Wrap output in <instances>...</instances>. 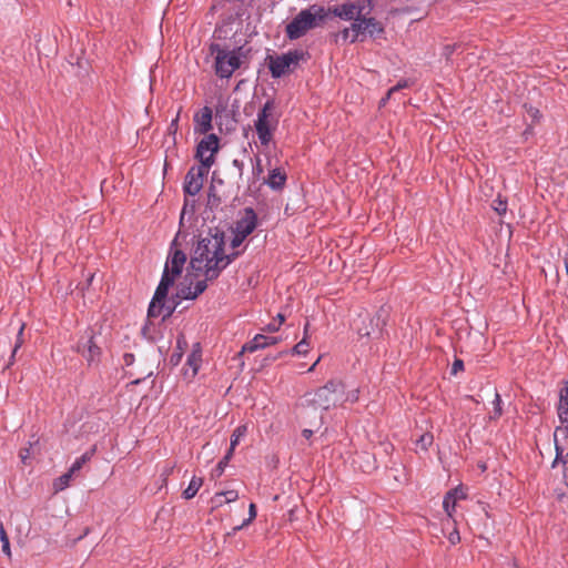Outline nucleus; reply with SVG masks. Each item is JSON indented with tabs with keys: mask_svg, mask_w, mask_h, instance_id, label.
<instances>
[{
	"mask_svg": "<svg viewBox=\"0 0 568 568\" xmlns=\"http://www.w3.org/2000/svg\"><path fill=\"white\" fill-rule=\"evenodd\" d=\"M237 255L239 252H225L224 234L219 231L201 237L194 247L185 278L178 285L176 296L182 300L196 298L207 287V281L216 278Z\"/></svg>",
	"mask_w": 568,
	"mask_h": 568,
	"instance_id": "f257e3e1",
	"label": "nucleus"
},
{
	"mask_svg": "<svg viewBox=\"0 0 568 568\" xmlns=\"http://www.w3.org/2000/svg\"><path fill=\"white\" fill-rule=\"evenodd\" d=\"M185 263V253L175 248L173 244L164 265L162 278L149 305V316H162L163 318H166L173 313L174 306L166 305V296L169 288L174 284L175 278L181 275Z\"/></svg>",
	"mask_w": 568,
	"mask_h": 568,
	"instance_id": "f03ea898",
	"label": "nucleus"
},
{
	"mask_svg": "<svg viewBox=\"0 0 568 568\" xmlns=\"http://www.w3.org/2000/svg\"><path fill=\"white\" fill-rule=\"evenodd\" d=\"M326 16L325 8L317 4L301 10L285 28L287 38L291 40L300 39L308 30L316 28L323 22Z\"/></svg>",
	"mask_w": 568,
	"mask_h": 568,
	"instance_id": "7ed1b4c3",
	"label": "nucleus"
},
{
	"mask_svg": "<svg viewBox=\"0 0 568 568\" xmlns=\"http://www.w3.org/2000/svg\"><path fill=\"white\" fill-rule=\"evenodd\" d=\"M212 52L215 53V73L222 79L231 78L246 59V51L242 47L227 50L214 44L212 45Z\"/></svg>",
	"mask_w": 568,
	"mask_h": 568,
	"instance_id": "20e7f679",
	"label": "nucleus"
},
{
	"mask_svg": "<svg viewBox=\"0 0 568 568\" xmlns=\"http://www.w3.org/2000/svg\"><path fill=\"white\" fill-rule=\"evenodd\" d=\"M306 400L316 408L327 410L345 400L344 385L341 382L331 381L314 393H308Z\"/></svg>",
	"mask_w": 568,
	"mask_h": 568,
	"instance_id": "39448f33",
	"label": "nucleus"
},
{
	"mask_svg": "<svg viewBox=\"0 0 568 568\" xmlns=\"http://www.w3.org/2000/svg\"><path fill=\"white\" fill-rule=\"evenodd\" d=\"M277 125L278 118L274 114V102L268 100L258 111L254 122L258 141L263 146L270 145Z\"/></svg>",
	"mask_w": 568,
	"mask_h": 568,
	"instance_id": "423d86ee",
	"label": "nucleus"
},
{
	"mask_svg": "<svg viewBox=\"0 0 568 568\" xmlns=\"http://www.w3.org/2000/svg\"><path fill=\"white\" fill-rule=\"evenodd\" d=\"M306 53L303 50H291L281 55L271 57L268 68L273 78H281L282 75L293 71L304 60Z\"/></svg>",
	"mask_w": 568,
	"mask_h": 568,
	"instance_id": "0eeeda50",
	"label": "nucleus"
},
{
	"mask_svg": "<svg viewBox=\"0 0 568 568\" xmlns=\"http://www.w3.org/2000/svg\"><path fill=\"white\" fill-rule=\"evenodd\" d=\"M383 27L374 18L357 17L351 28L343 30L342 36L345 40L351 39V42L356 41L359 34L368 33L371 37L377 36L383 32Z\"/></svg>",
	"mask_w": 568,
	"mask_h": 568,
	"instance_id": "6e6552de",
	"label": "nucleus"
},
{
	"mask_svg": "<svg viewBox=\"0 0 568 568\" xmlns=\"http://www.w3.org/2000/svg\"><path fill=\"white\" fill-rule=\"evenodd\" d=\"M353 325L359 337L377 338L382 335L384 321L381 316L372 317L369 314H365L359 315Z\"/></svg>",
	"mask_w": 568,
	"mask_h": 568,
	"instance_id": "1a4fd4ad",
	"label": "nucleus"
},
{
	"mask_svg": "<svg viewBox=\"0 0 568 568\" xmlns=\"http://www.w3.org/2000/svg\"><path fill=\"white\" fill-rule=\"evenodd\" d=\"M219 151V138L215 134H207L203 138L196 148V158L200 161L199 165L206 168L212 166L214 163V155Z\"/></svg>",
	"mask_w": 568,
	"mask_h": 568,
	"instance_id": "9d476101",
	"label": "nucleus"
},
{
	"mask_svg": "<svg viewBox=\"0 0 568 568\" xmlns=\"http://www.w3.org/2000/svg\"><path fill=\"white\" fill-rule=\"evenodd\" d=\"M210 168L203 165L192 166L186 173L183 190L186 194L194 196L203 187L204 179L209 174Z\"/></svg>",
	"mask_w": 568,
	"mask_h": 568,
	"instance_id": "9b49d317",
	"label": "nucleus"
},
{
	"mask_svg": "<svg viewBox=\"0 0 568 568\" xmlns=\"http://www.w3.org/2000/svg\"><path fill=\"white\" fill-rule=\"evenodd\" d=\"M202 364V349L199 343L193 345L192 352L189 354L185 366L183 367V376L186 381H192Z\"/></svg>",
	"mask_w": 568,
	"mask_h": 568,
	"instance_id": "f8f14e48",
	"label": "nucleus"
},
{
	"mask_svg": "<svg viewBox=\"0 0 568 568\" xmlns=\"http://www.w3.org/2000/svg\"><path fill=\"white\" fill-rule=\"evenodd\" d=\"M364 6L361 2H344L342 4L335 6L332 9L334 16L349 21H356L357 17L362 14Z\"/></svg>",
	"mask_w": 568,
	"mask_h": 568,
	"instance_id": "ddd939ff",
	"label": "nucleus"
},
{
	"mask_svg": "<svg viewBox=\"0 0 568 568\" xmlns=\"http://www.w3.org/2000/svg\"><path fill=\"white\" fill-rule=\"evenodd\" d=\"M257 225V216L253 209H245L243 215L236 222L235 230L241 236L247 237Z\"/></svg>",
	"mask_w": 568,
	"mask_h": 568,
	"instance_id": "4468645a",
	"label": "nucleus"
},
{
	"mask_svg": "<svg viewBox=\"0 0 568 568\" xmlns=\"http://www.w3.org/2000/svg\"><path fill=\"white\" fill-rule=\"evenodd\" d=\"M281 341L280 337L276 336H267L264 334L255 335L250 342L243 345L242 353H253L257 349H262L268 347L271 345H275Z\"/></svg>",
	"mask_w": 568,
	"mask_h": 568,
	"instance_id": "2eb2a0df",
	"label": "nucleus"
},
{
	"mask_svg": "<svg viewBox=\"0 0 568 568\" xmlns=\"http://www.w3.org/2000/svg\"><path fill=\"white\" fill-rule=\"evenodd\" d=\"M195 132L207 133L212 129V110L209 106L202 108L194 115Z\"/></svg>",
	"mask_w": 568,
	"mask_h": 568,
	"instance_id": "dca6fc26",
	"label": "nucleus"
},
{
	"mask_svg": "<svg viewBox=\"0 0 568 568\" xmlns=\"http://www.w3.org/2000/svg\"><path fill=\"white\" fill-rule=\"evenodd\" d=\"M78 351L87 358L88 362H94L100 355V347L90 337L78 345Z\"/></svg>",
	"mask_w": 568,
	"mask_h": 568,
	"instance_id": "f3484780",
	"label": "nucleus"
},
{
	"mask_svg": "<svg viewBox=\"0 0 568 568\" xmlns=\"http://www.w3.org/2000/svg\"><path fill=\"white\" fill-rule=\"evenodd\" d=\"M286 182V173L280 168H274L270 170L268 176L265 180V183L272 190H281L285 185Z\"/></svg>",
	"mask_w": 568,
	"mask_h": 568,
	"instance_id": "a211bd4d",
	"label": "nucleus"
},
{
	"mask_svg": "<svg viewBox=\"0 0 568 568\" xmlns=\"http://www.w3.org/2000/svg\"><path fill=\"white\" fill-rule=\"evenodd\" d=\"M93 454L94 448H92L89 452H85L83 455L77 458L69 469L70 474L74 475L75 473H78L83 467V465L92 458Z\"/></svg>",
	"mask_w": 568,
	"mask_h": 568,
	"instance_id": "6ab92c4d",
	"label": "nucleus"
},
{
	"mask_svg": "<svg viewBox=\"0 0 568 568\" xmlns=\"http://www.w3.org/2000/svg\"><path fill=\"white\" fill-rule=\"evenodd\" d=\"M202 483H203L202 478L195 477V476L192 477V479L189 483V486L183 491L184 498L185 499L193 498L196 495V493L199 491V489L201 488Z\"/></svg>",
	"mask_w": 568,
	"mask_h": 568,
	"instance_id": "aec40b11",
	"label": "nucleus"
},
{
	"mask_svg": "<svg viewBox=\"0 0 568 568\" xmlns=\"http://www.w3.org/2000/svg\"><path fill=\"white\" fill-rule=\"evenodd\" d=\"M246 434L247 425H240L233 430L230 442L232 449H235V447L240 444L241 439H243L246 436Z\"/></svg>",
	"mask_w": 568,
	"mask_h": 568,
	"instance_id": "412c9836",
	"label": "nucleus"
},
{
	"mask_svg": "<svg viewBox=\"0 0 568 568\" xmlns=\"http://www.w3.org/2000/svg\"><path fill=\"white\" fill-rule=\"evenodd\" d=\"M72 477H73V475L70 474L69 470L65 474H63L60 477H58L53 481V489H54V491L58 493V491H61V490L65 489L69 486L70 480H71Z\"/></svg>",
	"mask_w": 568,
	"mask_h": 568,
	"instance_id": "4be33fe9",
	"label": "nucleus"
},
{
	"mask_svg": "<svg viewBox=\"0 0 568 568\" xmlns=\"http://www.w3.org/2000/svg\"><path fill=\"white\" fill-rule=\"evenodd\" d=\"M307 331H308V324L304 327V337L301 342H298L294 348L293 353L296 355H305L308 352L310 344L307 342Z\"/></svg>",
	"mask_w": 568,
	"mask_h": 568,
	"instance_id": "5701e85b",
	"label": "nucleus"
},
{
	"mask_svg": "<svg viewBox=\"0 0 568 568\" xmlns=\"http://www.w3.org/2000/svg\"><path fill=\"white\" fill-rule=\"evenodd\" d=\"M501 397L499 395V393L496 390L495 392V397H494V400H493V406H494V409H493V413L490 414L489 418L490 419H497L501 416L503 414V408H501Z\"/></svg>",
	"mask_w": 568,
	"mask_h": 568,
	"instance_id": "b1692460",
	"label": "nucleus"
},
{
	"mask_svg": "<svg viewBox=\"0 0 568 568\" xmlns=\"http://www.w3.org/2000/svg\"><path fill=\"white\" fill-rule=\"evenodd\" d=\"M433 435L425 433L416 440V445L420 447L422 450H426L433 444Z\"/></svg>",
	"mask_w": 568,
	"mask_h": 568,
	"instance_id": "393cba45",
	"label": "nucleus"
},
{
	"mask_svg": "<svg viewBox=\"0 0 568 568\" xmlns=\"http://www.w3.org/2000/svg\"><path fill=\"white\" fill-rule=\"evenodd\" d=\"M0 540H1V544H2V551L8 557H11L9 538H8V535H7V532H6V530H4L2 525H0Z\"/></svg>",
	"mask_w": 568,
	"mask_h": 568,
	"instance_id": "a878e982",
	"label": "nucleus"
},
{
	"mask_svg": "<svg viewBox=\"0 0 568 568\" xmlns=\"http://www.w3.org/2000/svg\"><path fill=\"white\" fill-rule=\"evenodd\" d=\"M23 329H24V324H22L19 328V332H18V336H17V341H16V344H14V347H13V351H12V355H11V358H10V363L9 364H12V361L16 356V353L18 352V349L22 346L23 344Z\"/></svg>",
	"mask_w": 568,
	"mask_h": 568,
	"instance_id": "bb28decb",
	"label": "nucleus"
},
{
	"mask_svg": "<svg viewBox=\"0 0 568 568\" xmlns=\"http://www.w3.org/2000/svg\"><path fill=\"white\" fill-rule=\"evenodd\" d=\"M558 416L561 422L568 420V400H559Z\"/></svg>",
	"mask_w": 568,
	"mask_h": 568,
	"instance_id": "cd10ccee",
	"label": "nucleus"
},
{
	"mask_svg": "<svg viewBox=\"0 0 568 568\" xmlns=\"http://www.w3.org/2000/svg\"><path fill=\"white\" fill-rule=\"evenodd\" d=\"M454 500V494L447 493L443 500V507L447 515L452 517L455 508H452V501Z\"/></svg>",
	"mask_w": 568,
	"mask_h": 568,
	"instance_id": "c85d7f7f",
	"label": "nucleus"
},
{
	"mask_svg": "<svg viewBox=\"0 0 568 568\" xmlns=\"http://www.w3.org/2000/svg\"><path fill=\"white\" fill-rule=\"evenodd\" d=\"M493 209L499 214H505L507 211V202L500 199H497L493 202Z\"/></svg>",
	"mask_w": 568,
	"mask_h": 568,
	"instance_id": "c756f323",
	"label": "nucleus"
},
{
	"mask_svg": "<svg viewBox=\"0 0 568 568\" xmlns=\"http://www.w3.org/2000/svg\"><path fill=\"white\" fill-rule=\"evenodd\" d=\"M253 175L256 178H260L261 174L264 172V168L262 164V159L260 156H256L253 163Z\"/></svg>",
	"mask_w": 568,
	"mask_h": 568,
	"instance_id": "7c9ffc66",
	"label": "nucleus"
},
{
	"mask_svg": "<svg viewBox=\"0 0 568 568\" xmlns=\"http://www.w3.org/2000/svg\"><path fill=\"white\" fill-rule=\"evenodd\" d=\"M448 493L454 494V500L452 501V508H455L457 500L464 499L466 497L464 489L462 487H457Z\"/></svg>",
	"mask_w": 568,
	"mask_h": 568,
	"instance_id": "2f4dec72",
	"label": "nucleus"
},
{
	"mask_svg": "<svg viewBox=\"0 0 568 568\" xmlns=\"http://www.w3.org/2000/svg\"><path fill=\"white\" fill-rule=\"evenodd\" d=\"M256 517V508L254 504H250L248 506V518L244 520V523L236 527L235 529H241L242 527L246 526L248 523H251Z\"/></svg>",
	"mask_w": 568,
	"mask_h": 568,
	"instance_id": "473e14b6",
	"label": "nucleus"
},
{
	"mask_svg": "<svg viewBox=\"0 0 568 568\" xmlns=\"http://www.w3.org/2000/svg\"><path fill=\"white\" fill-rule=\"evenodd\" d=\"M217 496H224L226 503H233L239 498V494L236 490H226L221 494H217Z\"/></svg>",
	"mask_w": 568,
	"mask_h": 568,
	"instance_id": "72a5a7b5",
	"label": "nucleus"
},
{
	"mask_svg": "<svg viewBox=\"0 0 568 568\" xmlns=\"http://www.w3.org/2000/svg\"><path fill=\"white\" fill-rule=\"evenodd\" d=\"M245 236H241L240 233H237L236 231H234V236L231 241V247L233 250L237 248L240 245H242V243L245 241Z\"/></svg>",
	"mask_w": 568,
	"mask_h": 568,
	"instance_id": "f704fd0d",
	"label": "nucleus"
},
{
	"mask_svg": "<svg viewBox=\"0 0 568 568\" xmlns=\"http://www.w3.org/2000/svg\"><path fill=\"white\" fill-rule=\"evenodd\" d=\"M527 116H528L529 119H531V122H536V121H538V119H539V116H540V114H539V110H538V109H535V108H532V106H529V108L527 109Z\"/></svg>",
	"mask_w": 568,
	"mask_h": 568,
	"instance_id": "c9c22d12",
	"label": "nucleus"
},
{
	"mask_svg": "<svg viewBox=\"0 0 568 568\" xmlns=\"http://www.w3.org/2000/svg\"><path fill=\"white\" fill-rule=\"evenodd\" d=\"M226 465L227 463L221 459L216 465L215 469L213 470V475L220 477L224 473Z\"/></svg>",
	"mask_w": 568,
	"mask_h": 568,
	"instance_id": "e433bc0d",
	"label": "nucleus"
},
{
	"mask_svg": "<svg viewBox=\"0 0 568 568\" xmlns=\"http://www.w3.org/2000/svg\"><path fill=\"white\" fill-rule=\"evenodd\" d=\"M464 369V362L462 359H455L452 366V374L456 375L458 372Z\"/></svg>",
	"mask_w": 568,
	"mask_h": 568,
	"instance_id": "4c0bfd02",
	"label": "nucleus"
},
{
	"mask_svg": "<svg viewBox=\"0 0 568 568\" xmlns=\"http://www.w3.org/2000/svg\"><path fill=\"white\" fill-rule=\"evenodd\" d=\"M559 400H568V383L564 382V386L559 390Z\"/></svg>",
	"mask_w": 568,
	"mask_h": 568,
	"instance_id": "58836bf2",
	"label": "nucleus"
},
{
	"mask_svg": "<svg viewBox=\"0 0 568 568\" xmlns=\"http://www.w3.org/2000/svg\"><path fill=\"white\" fill-rule=\"evenodd\" d=\"M134 362V355L133 354H124L123 356V363L125 366H130L132 365Z\"/></svg>",
	"mask_w": 568,
	"mask_h": 568,
	"instance_id": "ea45409f",
	"label": "nucleus"
},
{
	"mask_svg": "<svg viewBox=\"0 0 568 568\" xmlns=\"http://www.w3.org/2000/svg\"><path fill=\"white\" fill-rule=\"evenodd\" d=\"M280 328V324L273 322L266 325L265 331L267 332H276Z\"/></svg>",
	"mask_w": 568,
	"mask_h": 568,
	"instance_id": "a19ab883",
	"label": "nucleus"
},
{
	"mask_svg": "<svg viewBox=\"0 0 568 568\" xmlns=\"http://www.w3.org/2000/svg\"><path fill=\"white\" fill-rule=\"evenodd\" d=\"M405 85H406V83H403V84H402V83H398L397 85H395V87L390 88V89L388 90V93H387V98H386V99H389V97H390L394 92H396V91H397V90H399L400 88H404Z\"/></svg>",
	"mask_w": 568,
	"mask_h": 568,
	"instance_id": "79ce46f5",
	"label": "nucleus"
},
{
	"mask_svg": "<svg viewBox=\"0 0 568 568\" xmlns=\"http://www.w3.org/2000/svg\"><path fill=\"white\" fill-rule=\"evenodd\" d=\"M30 455V449L29 448H24L20 452V458L22 459L23 463H26L27 458L29 457Z\"/></svg>",
	"mask_w": 568,
	"mask_h": 568,
	"instance_id": "37998d69",
	"label": "nucleus"
},
{
	"mask_svg": "<svg viewBox=\"0 0 568 568\" xmlns=\"http://www.w3.org/2000/svg\"><path fill=\"white\" fill-rule=\"evenodd\" d=\"M233 452L234 449H232V446L230 445V448L226 453V455L222 458L224 462L229 463V460L232 458L233 456Z\"/></svg>",
	"mask_w": 568,
	"mask_h": 568,
	"instance_id": "c03bdc74",
	"label": "nucleus"
},
{
	"mask_svg": "<svg viewBox=\"0 0 568 568\" xmlns=\"http://www.w3.org/2000/svg\"><path fill=\"white\" fill-rule=\"evenodd\" d=\"M233 452L234 449H232V446L230 445V448L226 453V455L222 458L224 462L229 463V460L232 458L233 456Z\"/></svg>",
	"mask_w": 568,
	"mask_h": 568,
	"instance_id": "a18cd8bd",
	"label": "nucleus"
},
{
	"mask_svg": "<svg viewBox=\"0 0 568 568\" xmlns=\"http://www.w3.org/2000/svg\"><path fill=\"white\" fill-rule=\"evenodd\" d=\"M449 540H450V542H452V544L457 542V541L459 540V535H458V532H457V531L452 532V534H450V536H449Z\"/></svg>",
	"mask_w": 568,
	"mask_h": 568,
	"instance_id": "49530a36",
	"label": "nucleus"
},
{
	"mask_svg": "<svg viewBox=\"0 0 568 568\" xmlns=\"http://www.w3.org/2000/svg\"><path fill=\"white\" fill-rule=\"evenodd\" d=\"M181 356H182L181 354H173L172 357H171V362L173 364H178L180 362V359H181Z\"/></svg>",
	"mask_w": 568,
	"mask_h": 568,
	"instance_id": "de8ad7c7",
	"label": "nucleus"
},
{
	"mask_svg": "<svg viewBox=\"0 0 568 568\" xmlns=\"http://www.w3.org/2000/svg\"><path fill=\"white\" fill-rule=\"evenodd\" d=\"M564 464H565V478H566V481H567V485H568V453H567V458L564 462Z\"/></svg>",
	"mask_w": 568,
	"mask_h": 568,
	"instance_id": "09e8293b",
	"label": "nucleus"
},
{
	"mask_svg": "<svg viewBox=\"0 0 568 568\" xmlns=\"http://www.w3.org/2000/svg\"><path fill=\"white\" fill-rule=\"evenodd\" d=\"M312 434H313V432H312L311 429H304V430H303V436H304L306 439L311 438Z\"/></svg>",
	"mask_w": 568,
	"mask_h": 568,
	"instance_id": "8fccbe9b",
	"label": "nucleus"
},
{
	"mask_svg": "<svg viewBox=\"0 0 568 568\" xmlns=\"http://www.w3.org/2000/svg\"><path fill=\"white\" fill-rule=\"evenodd\" d=\"M277 318H278L277 324H280V326H281V325L283 324V322L285 321V317H284V315L278 314V315H277Z\"/></svg>",
	"mask_w": 568,
	"mask_h": 568,
	"instance_id": "3c124183",
	"label": "nucleus"
},
{
	"mask_svg": "<svg viewBox=\"0 0 568 568\" xmlns=\"http://www.w3.org/2000/svg\"><path fill=\"white\" fill-rule=\"evenodd\" d=\"M565 267H566V273L568 275V252H567V256L565 257Z\"/></svg>",
	"mask_w": 568,
	"mask_h": 568,
	"instance_id": "603ef678",
	"label": "nucleus"
},
{
	"mask_svg": "<svg viewBox=\"0 0 568 568\" xmlns=\"http://www.w3.org/2000/svg\"><path fill=\"white\" fill-rule=\"evenodd\" d=\"M320 362V358H317V361L312 365V367H310V372L314 369V367L317 365V363Z\"/></svg>",
	"mask_w": 568,
	"mask_h": 568,
	"instance_id": "864d4df0",
	"label": "nucleus"
},
{
	"mask_svg": "<svg viewBox=\"0 0 568 568\" xmlns=\"http://www.w3.org/2000/svg\"><path fill=\"white\" fill-rule=\"evenodd\" d=\"M93 277H94V274H93V273H92V274H90V275H89V278H88V282H89V283H91V282H92V280H93Z\"/></svg>",
	"mask_w": 568,
	"mask_h": 568,
	"instance_id": "5fc2aeb1",
	"label": "nucleus"
},
{
	"mask_svg": "<svg viewBox=\"0 0 568 568\" xmlns=\"http://www.w3.org/2000/svg\"><path fill=\"white\" fill-rule=\"evenodd\" d=\"M153 374V371H149L146 376H151Z\"/></svg>",
	"mask_w": 568,
	"mask_h": 568,
	"instance_id": "6e6d98bb",
	"label": "nucleus"
}]
</instances>
